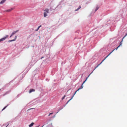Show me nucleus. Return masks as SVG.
I'll use <instances>...</instances> for the list:
<instances>
[{"mask_svg":"<svg viewBox=\"0 0 127 127\" xmlns=\"http://www.w3.org/2000/svg\"><path fill=\"white\" fill-rule=\"evenodd\" d=\"M126 35H127V33L126 34Z\"/></svg>","mask_w":127,"mask_h":127,"instance_id":"22","label":"nucleus"},{"mask_svg":"<svg viewBox=\"0 0 127 127\" xmlns=\"http://www.w3.org/2000/svg\"><path fill=\"white\" fill-rule=\"evenodd\" d=\"M7 106H5L2 110V111H3V110H4L7 107Z\"/></svg>","mask_w":127,"mask_h":127,"instance_id":"14","label":"nucleus"},{"mask_svg":"<svg viewBox=\"0 0 127 127\" xmlns=\"http://www.w3.org/2000/svg\"><path fill=\"white\" fill-rule=\"evenodd\" d=\"M41 25H40L38 27H39V28H40V27H41Z\"/></svg>","mask_w":127,"mask_h":127,"instance_id":"20","label":"nucleus"},{"mask_svg":"<svg viewBox=\"0 0 127 127\" xmlns=\"http://www.w3.org/2000/svg\"><path fill=\"white\" fill-rule=\"evenodd\" d=\"M65 95H64L62 98V100H63L65 97Z\"/></svg>","mask_w":127,"mask_h":127,"instance_id":"18","label":"nucleus"},{"mask_svg":"<svg viewBox=\"0 0 127 127\" xmlns=\"http://www.w3.org/2000/svg\"><path fill=\"white\" fill-rule=\"evenodd\" d=\"M127 35H126V34L123 38L122 39V41H121L120 43V45H120V46L122 44V41H123V39Z\"/></svg>","mask_w":127,"mask_h":127,"instance_id":"13","label":"nucleus"},{"mask_svg":"<svg viewBox=\"0 0 127 127\" xmlns=\"http://www.w3.org/2000/svg\"><path fill=\"white\" fill-rule=\"evenodd\" d=\"M93 71L91 73L89 74V75L88 76V77L86 78V79L83 82V83L81 85V87H80L78 89V90H79L80 89H82L83 87V84L87 80L89 76H90V74H92L93 72Z\"/></svg>","mask_w":127,"mask_h":127,"instance_id":"3","label":"nucleus"},{"mask_svg":"<svg viewBox=\"0 0 127 127\" xmlns=\"http://www.w3.org/2000/svg\"><path fill=\"white\" fill-rule=\"evenodd\" d=\"M120 46V45H119L118 46V47H117L116 48H115L112 51L110 52L108 55L100 63V64H98L97 66L94 69V70H95L102 63V62L106 59L107 57L114 50H117L118 48Z\"/></svg>","mask_w":127,"mask_h":127,"instance_id":"1","label":"nucleus"},{"mask_svg":"<svg viewBox=\"0 0 127 127\" xmlns=\"http://www.w3.org/2000/svg\"><path fill=\"white\" fill-rule=\"evenodd\" d=\"M6 0H2L0 2V4H2L5 2Z\"/></svg>","mask_w":127,"mask_h":127,"instance_id":"9","label":"nucleus"},{"mask_svg":"<svg viewBox=\"0 0 127 127\" xmlns=\"http://www.w3.org/2000/svg\"><path fill=\"white\" fill-rule=\"evenodd\" d=\"M17 36L16 35L15 37V38L14 39H13V40H9L8 41L9 42H12V41H15L16 39V38H17Z\"/></svg>","mask_w":127,"mask_h":127,"instance_id":"7","label":"nucleus"},{"mask_svg":"<svg viewBox=\"0 0 127 127\" xmlns=\"http://www.w3.org/2000/svg\"><path fill=\"white\" fill-rule=\"evenodd\" d=\"M34 124V123H32L30 125H29V127H31L33 126V125Z\"/></svg>","mask_w":127,"mask_h":127,"instance_id":"10","label":"nucleus"},{"mask_svg":"<svg viewBox=\"0 0 127 127\" xmlns=\"http://www.w3.org/2000/svg\"><path fill=\"white\" fill-rule=\"evenodd\" d=\"M12 10V9H10L7 10L6 11H6L7 12H10Z\"/></svg>","mask_w":127,"mask_h":127,"instance_id":"11","label":"nucleus"},{"mask_svg":"<svg viewBox=\"0 0 127 127\" xmlns=\"http://www.w3.org/2000/svg\"><path fill=\"white\" fill-rule=\"evenodd\" d=\"M39 28H39V27H38L37 30H36V31H38V30L39 29Z\"/></svg>","mask_w":127,"mask_h":127,"instance_id":"19","label":"nucleus"},{"mask_svg":"<svg viewBox=\"0 0 127 127\" xmlns=\"http://www.w3.org/2000/svg\"><path fill=\"white\" fill-rule=\"evenodd\" d=\"M8 36V35H6L5 36L1 39H0V42L2 41H3L5 40L6 38H7Z\"/></svg>","mask_w":127,"mask_h":127,"instance_id":"4","label":"nucleus"},{"mask_svg":"<svg viewBox=\"0 0 127 127\" xmlns=\"http://www.w3.org/2000/svg\"><path fill=\"white\" fill-rule=\"evenodd\" d=\"M8 125H7V126L6 127H7V126H8Z\"/></svg>","mask_w":127,"mask_h":127,"instance_id":"21","label":"nucleus"},{"mask_svg":"<svg viewBox=\"0 0 127 127\" xmlns=\"http://www.w3.org/2000/svg\"><path fill=\"white\" fill-rule=\"evenodd\" d=\"M44 11L45 12L44 13V16L46 17L47 16V13H49V10L48 8H46Z\"/></svg>","mask_w":127,"mask_h":127,"instance_id":"2","label":"nucleus"},{"mask_svg":"<svg viewBox=\"0 0 127 127\" xmlns=\"http://www.w3.org/2000/svg\"><path fill=\"white\" fill-rule=\"evenodd\" d=\"M7 106H5L2 110V111H3V110H4L7 107Z\"/></svg>","mask_w":127,"mask_h":127,"instance_id":"15","label":"nucleus"},{"mask_svg":"<svg viewBox=\"0 0 127 127\" xmlns=\"http://www.w3.org/2000/svg\"><path fill=\"white\" fill-rule=\"evenodd\" d=\"M35 91V90L34 89H31L29 91V93H30L32 92H34Z\"/></svg>","mask_w":127,"mask_h":127,"instance_id":"8","label":"nucleus"},{"mask_svg":"<svg viewBox=\"0 0 127 127\" xmlns=\"http://www.w3.org/2000/svg\"><path fill=\"white\" fill-rule=\"evenodd\" d=\"M81 8V6H79L78 8L75 9V11L78 10L79 9Z\"/></svg>","mask_w":127,"mask_h":127,"instance_id":"12","label":"nucleus"},{"mask_svg":"<svg viewBox=\"0 0 127 127\" xmlns=\"http://www.w3.org/2000/svg\"><path fill=\"white\" fill-rule=\"evenodd\" d=\"M18 31H19V30H17V31H15L13 32L12 33V34L10 36V37H11L15 33H16L17 32H18Z\"/></svg>","mask_w":127,"mask_h":127,"instance_id":"6","label":"nucleus"},{"mask_svg":"<svg viewBox=\"0 0 127 127\" xmlns=\"http://www.w3.org/2000/svg\"><path fill=\"white\" fill-rule=\"evenodd\" d=\"M53 114V113H51L49 114V115H48V116H49L51 115L52 114Z\"/></svg>","mask_w":127,"mask_h":127,"instance_id":"17","label":"nucleus"},{"mask_svg":"<svg viewBox=\"0 0 127 127\" xmlns=\"http://www.w3.org/2000/svg\"><path fill=\"white\" fill-rule=\"evenodd\" d=\"M99 8V7H96V9L95 10V11H96Z\"/></svg>","mask_w":127,"mask_h":127,"instance_id":"16","label":"nucleus"},{"mask_svg":"<svg viewBox=\"0 0 127 127\" xmlns=\"http://www.w3.org/2000/svg\"><path fill=\"white\" fill-rule=\"evenodd\" d=\"M79 91V90H78H78H77L74 93V94H73V95L72 96V97H71V98L70 99H69V100H68V101H67V103H68L70 100H71V99H72V98H73V97L74 96V95L76 94V93L78 91Z\"/></svg>","mask_w":127,"mask_h":127,"instance_id":"5","label":"nucleus"}]
</instances>
